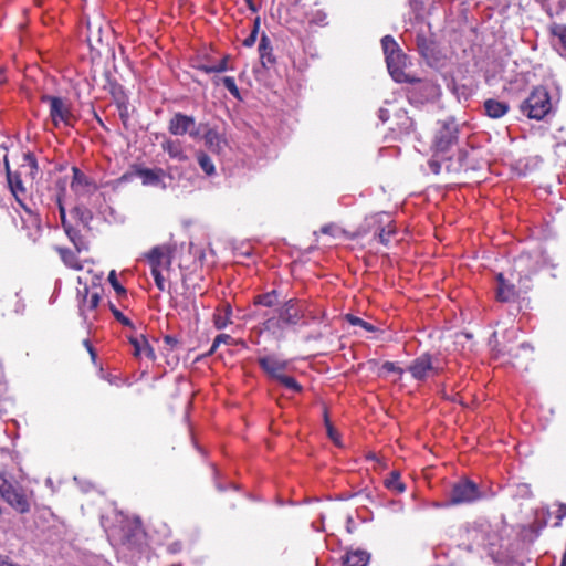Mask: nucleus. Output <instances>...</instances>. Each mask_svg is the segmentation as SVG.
Masks as SVG:
<instances>
[{
  "label": "nucleus",
  "instance_id": "f257e3e1",
  "mask_svg": "<svg viewBox=\"0 0 566 566\" xmlns=\"http://www.w3.org/2000/svg\"><path fill=\"white\" fill-rule=\"evenodd\" d=\"M552 108L549 93L543 86L535 87L520 106L523 115L535 120L544 119Z\"/></svg>",
  "mask_w": 566,
  "mask_h": 566
},
{
  "label": "nucleus",
  "instance_id": "f03ea898",
  "mask_svg": "<svg viewBox=\"0 0 566 566\" xmlns=\"http://www.w3.org/2000/svg\"><path fill=\"white\" fill-rule=\"evenodd\" d=\"M302 317L303 313L297 306V302L291 298L277 310V316H271L265 319L264 329L271 332L281 331L286 326L296 325Z\"/></svg>",
  "mask_w": 566,
  "mask_h": 566
},
{
  "label": "nucleus",
  "instance_id": "7ed1b4c3",
  "mask_svg": "<svg viewBox=\"0 0 566 566\" xmlns=\"http://www.w3.org/2000/svg\"><path fill=\"white\" fill-rule=\"evenodd\" d=\"M411 376L417 380H424L442 370L441 360L430 354L417 357L408 367Z\"/></svg>",
  "mask_w": 566,
  "mask_h": 566
},
{
  "label": "nucleus",
  "instance_id": "20e7f679",
  "mask_svg": "<svg viewBox=\"0 0 566 566\" xmlns=\"http://www.w3.org/2000/svg\"><path fill=\"white\" fill-rule=\"evenodd\" d=\"M203 124H197L195 118L181 113L175 114L168 125V130L175 136L188 134L192 139H200Z\"/></svg>",
  "mask_w": 566,
  "mask_h": 566
},
{
  "label": "nucleus",
  "instance_id": "39448f33",
  "mask_svg": "<svg viewBox=\"0 0 566 566\" xmlns=\"http://www.w3.org/2000/svg\"><path fill=\"white\" fill-rule=\"evenodd\" d=\"M42 101L48 103L50 106V116L54 126L57 127L60 124H64L65 126L72 125L74 117L66 99L45 95L42 97Z\"/></svg>",
  "mask_w": 566,
  "mask_h": 566
},
{
  "label": "nucleus",
  "instance_id": "423d86ee",
  "mask_svg": "<svg viewBox=\"0 0 566 566\" xmlns=\"http://www.w3.org/2000/svg\"><path fill=\"white\" fill-rule=\"evenodd\" d=\"M481 497L475 483L469 480L461 481L453 485L450 492V503L453 505L470 503Z\"/></svg>",
  "mask_w": 566,
  "mask_h": 566
},
{
  "label": "nucleus",
  "instance_id": "0eeeda50",
  "mask_svg": "<svg viewBox=\"0 0 566 566\" xmlns=\"http://www.w3.org/2000/svg\"><path fill=\"white\" fill-rule=\"evenodd\" d=\"M458 132V124L453 118L444 120L434 138V147L437 151H448L457 142Z\"/></svg>",
  "mask_w": 566,
  "mask_h": 566
},
{
  "label": "nucleus",
  "instance_id": "6e6552de",
  "mask_svg": "<svg viewBox=\"0 0 566 566\" xmlns=\"http://www.w3.org/2000/svg\"><path fill=\"white\" fill-rule=\"evenodd\" d=\"M73 178L71 181V190L77 197H88L97 190V185L83 174L77 167L72 168Z\"/></svg>",
  "mask_w": 566,
  "mask_h": 566
},
{
  "label": "nucleus",
  "instance_id": "1a4fd4ad",
  "mask_svg": "<svg viewBox=\"0 0 566 566\" xmlns=\"http://www.w3.org/2000/svg\"><path fill=\"white\" fill-rule=\"evenodd\" d=\"M386 62L388 71L396 82L402 83L411 81V78L403 72V69L407 65V56L401 50L386 56Z\"/></svg>",
  "mask_w": 566,
  "mask_h": 566
},
{
  "label": "nucleus",
  "instance_id": "9d476101",
  "mask_svg": "<svg viewBox=\"0 0 566 566\" xmlns=\"http://www.w3.org/2000/svg\"><path fill=\"white\" fill-rule=\"evenodd\" d=\"M151 271H169L171 266V251L168 247H155L147 254Z\"/></svg>",
  "mask_w": 566,
  "mask_h": 566
},
{
  "label": "nucleus",
  "instance_id": "9b49d317",
  "mask_svg": "<svg viewBox=\"0 0 566 566\" xmlns=\"http://www.w3.org/2000/svg\"><path fill=\"white\" fill-rule=\"evenodd\" d=\"M2 499L19 513H27L30 511L29 501L23 491L13 485L3 494Z\"/></svg>",
  "mask_w": 566,
  "mask_h": 566
},
{
  "label": "nucleus",
  "instance_id": "f8f14e48",
  "mask_svg": "<svg viewBox=\"0 0 566 566\" xmlns=\"http://www.w3.org/2000/svg\"><path fill=\"white\" fill-rule=\"evenodd\" d=\"M21 222L27 238L32 242L38 241L42 231L39 216L25 209V214L21 216Z\"/></svg>",
  "mask_w": 566,
  "mask_h": 566
},
{
  "label": "nucleus",
  "instance_id": "ddd939ff",
  "mask_svg": "<svg viewBox=\"0 0 566 566\" xmlns=\"http://www.w3.org/2000/svg\"><path fill=\"white\" fill-rule=\"evenodd\" d=\"M261 368L273 379L277 380L287 367L285 360H281L275 356H265L259 358Z\"/></svg>",
  "mask_w": 566,
  "mask_h": 566
},
{
  "label": "nucleus",
  "instance_id": "4468645a",
  "mask_svg": "<svg viewBox=\"0 0 566 566\" xmlns=\"http://www.w3.org/2000/svg\"><path fill=\"white\" fill-rule=\"evenodd\" d=\"M135 175L142 179L144 186L166 188L164 182L165 171L163 169L137 168Z\"/></svg>",
  "mask_w": 566,
  "mask_h": 566
},
{
  "label": "nucleus",
  "instance_id": "2eb2a0df",
  "mask_svg": "<svg viewBox=\"0 0 566 566\" xmlns=\"http://www.w3.org/2000/svg\"><path fill=\"white\" fill-rule=\"evenodd\" d=\"M201 138H203L206 147L212 153L219 154L226 145L222 135L207 124H203Z\"/></svg>",
  "mask_w": 566,
  "mask_h": 566
},
{
  "label": "nucleus",
  "instance_id": "dca6fc26",
  "mask_svg": "<svg viewBox=\"0 0 566 566\" xmlns=\"http://www.w3.org/2000/svg\"><path fill=\"white\" fill-rule=\"evenodd\" d=\"M496 298L501 302H511L517 297L514 284L509 283L502 273L497 276Z\"/></svg>",
  "mask_w": 566,
  "mask_h": 566
},
{
  "label": "nucleus",
  "instance_id": "f3484780",
  "mask_svg": "<svg viewBox=\"0 0 566 566\" xmlns=\"http://www.w3.org/2000/svg\"><path fill=\"white\" fill-rule=\"evenodd\" d=\"M553 44L562 56L566 57V24L553 23L549 27Z\"/></svg>",
  "mask_w": 566,
  "mask_h": 566
},
{
  "label": "nucleus",
  "instance_id": "a211bd4d",
  "mask_svg": "<svg viewBox=\"0 0 566 566\" xmlns=\"http://www.w3.org/2000/svg\"><path fill=\"white\" fill-rule=\"evenodd\" d=\"M130 344L134 347V355L136 357H147L148 359H155V353L148 340L143 336L132 337Z\"/></svg>",
  "mask_w": 566,
  "mask_h": 566
},
{
  "label": "nucleus",
  "instance_id": "6ab92c4d",
  "mask_svg": "<svg viewBox=\"0 0 566 566\" xmlns=\"http://www.w3.org/2000/svg\"><path fill=\"white\" fill-rule=\"evenodd\" d=\"M484 109L489 117L501 118L507 114L510 106L505 102L490 98L484 102Z\"/></svg>",
  "mask_w": 566,
  "mask_h": 566
},
{
  "label": "nucleus",
  "instance_id": "aec40b11",
  "mask_svg": "<svg viewBox=\"0 0 566 566\" xmlns=\"http://www.w3.org/2000/svg\"><path fill=\"white\" fill-rule=\"evenodd\" d=\"M161 147L164 151H166L172 159L178 161H186L188 159V156L186 155L179 140L166 139L161 144Z\"/></svg>",
  "mask_w": 566,
  "mask_h": 566
},
{
  "label": "nucleus",
  "instance_id": "412c9836",
  "mask_svg": "<svg viewBox=\"0 0 566 566\" xmlns=\"http://www.w3.org/2000/svg\"><path fill=\"white\" fill-rule=\"evenodd\" d=\"M368 562V553L360 549L347 552L344 556V564L346 566H366Z\"/></svg>",
  "mask_w": 566,
  "mask_h": 566
},
{
  "label": "nucleus",
  "instance_id": "4be33fe9",
  "mask_svg": "<svg viewBox=\"0 0 566 566\" xmlns=\"http://www.w3.org/2000/svg\"><path fill=\"white\" fill-rule=\"evenodd\" d=\"M259 52H260V59L263 66H266V64L274 63V57L272 55V46L270 45V40L266 35H263L261 38L260 44H259Z\"/></svg>",
  "mask_w": 566,
  "mask_h": 566
},
{
  "label": "nucleus",
  "instance_id": "5701e85b",
  "mask_svg": "<svg viewBox=\"0 0 566 566\" xmlns=\"http://www.w3.org/2000/svg\"><path fill=\"white\" fill-rule=\"evenodd\" d=\"M385 486L397 494L405 492L406 486L405 483L400 479V473L398 471H392L388 478L384 481Z\"/></svg>",
  "mask_w": 566,
  "mask_h": 566
},
{
  "label": "nucleus",
  "instance_id": "b1692460",
  "mask_svg": "<svg viewBox=\"0 0 566 566\" xmlns=\"http://www.w3.org/2000/svg\"><path fill=\"white\" fill-rule=\"evenodd\" d=\"M232 314V310L230 304H226L221 310L214 314V326L218 329H223L231 323L230 316Z\"/></svg>",
  "mask_w": 566,
  "mask_h": 566
},
{
  "label": "nucleus",
  "instance_id": "393cba45",
  "mask_svg": "<svg viewBox=\"0 0 566 566\" xmlns=\"http://www.w3.org/2000/svg\"><path fill=\"white\" fill-rule=\"evenodd\" d=\"M99 300L101 297L98 292H90L87 287H85V295L81 305L82 313L95 310L98 306Z\"/></svg>",
  "mask_w": 566,
  "mask_h": 566
},
{
  "label": "nucleus",
  "instance_id": "a878e982",
  "mask_svg": "<svg viewBox=\"0 0 566 566\" xmlns=\"http://www.w3.org/2000/svg\"><path fill=\"white\" fill-rule=\"evenodd\" d=\"M530 254H521L516 260H515V263H514V270L517 272L520 279L522 277L523 274H525V276H527L530 273H534L537 269L536 266H531L528 270H527V273H525V269L527 268L528 263H530Z\"/></svg>",
  "mask_w": 566,
  "mask_h": 566
},
{
  "label": "nucleus",
  "instance_id": "bb28decb",
  "mask_svg": "<svg viewBox=\"0 0 566 566\" xmlns=\"http://www.w3.org/2000/svg\"><path fill=\"white\" fill-rule=\"evenodd\" d=\"M254 303L266 307H273L279 303L277 292L273 290L269 293L258 295Z\"/></svg>",
  "mask_w": 566,
  "mask_h": 566
},
{
  "label": "nucleus",
  "instance_id": "cd10ccee",
  "mask_svg": "<svg viewBox=\"0 0 566 566\" xmlns=\"http://www.w3.org/2000/svg\"><path fill=\"white\" fill-rule=\"evenodd\" d=\"M8 181L11 188L12 193L17 198V200L21 203L20 195L25 192L24 187L22 186V181L18 176H12L10 172L8 174Z\"/></svg>",
  "mask_w": 566,
  "mask_h": 566
},
{
  "label": "nucleus",
  "instance_id": "c85d7f7f",
  "mask_svg": "<svg viewBox=\"0 0 566 566\" xmlns=\"http://www.w3.org/2000/svg\"><path fill=\"white\" fill-rule=\"evenodd\" d=\"M60 254H61L63 262L67 266L75 269V270L82 269L76 255L72 251L65 250V249H60Z\"/></svg>",
  "mask_w": 566,
  "mask_h": 566
},
{
  "label": "nucleus",
  "instance_id": "c756f323",
  "mask_svg": "<svg viewBox=\"0 0 566 566\" xmlns=\"http://www.w3.org/2000/svg\"><path fill=\"white\" fill-rule=\"evenodd\" d=\"M229 55H226L220 62L212 65H203L201 70L206 73H221L229 69L228 66Z\"/></svg>",
  "mask_w": 566,
  "mask_h": 566
},
{
  "label": "nucleus",
  "instance_id": "7c9ffc66",
  "mask_svg": "<svg viewBox=\"0 0 566 566\" xmlns=\"http://www.w3.org/2000/svg\"><path fill=\"white\" fill-rule=\"evenodd\" d=\"M198 164L207 175L211 176L214 174V165L211 158L205 153L198 154Z\"/></svg>",
  "mask_w": 566,
  "mask_h": 566
},
{
  "label": "nucleus",
  "instance_id": "2f4dec72",
  "mask_svg": "<svg viewBox=\"0 0 566 566\" xmlns=\"http://www.w3.org/2000/svg\"><path fill=\"white\" fill-rule=\"evenodd\" d=\"M381 45L386 56L390 55L391 53L400 51L397 42L390 35H386L381 39Z\"/></svg>",
  "mask_w": 566,
  "mask_h": 566
},
{
  "label": "nucleus",
  "instance_id": "473e14b6",
  "mask_svg": "<svg viewBox=\"0 0 566 566\" xmlns=\"http://www.w3.org/2000/svg\"><path fill=\"white\" fill-rule=\"evenodd\" d=\"M64 231H65L66 235L69 237V239L72 241V243L76 247V249L80 250L81 245L83 244V240L80 234V231L76 230L71 224L67 226L66 228H64Z\"/></svg>",
  "mask_w": 566,
  "mask_h": 566
},
{
  "label": "nucleus",
  "instance_id": "72a5a7b5",
  "mask_svg": "<svg viewBox=\"0 0 566 566\" xmlns=\"http://www.w3.org/2000/svg\"><path fill=\"white\" fill-rule=\"evenodd\" d=\"M277 381L292 391L300 392L302 390V386L293 377L286 376L285 374H283Z\"/></svg>",
  "mask_w": 566,
  "mask_h": 566
},
{
  "label": "nucleus",
  "instance_id": "f704fd0d",
  "mask_svg": "<svg viewBox=\"0 0 566 566\" xmlns=\"http://www.w3.org/2000/svg\"><path fill=\"white\" fill-rule=\"evenodd\" d=\"M222 83L233 97L240 99V92L233 77L226 76L222 78Z\"/></svg>",
  "mask_w": 566,
  "mask_h": 566
},
{
  "label": "nucleus",
  "instance_id": "c9c22d12",
  "mask_svg": "<svg viewBox=\"0 0 566 566\" xmlns=\"http://www.w3.org/2000/svg\"><path fill=\"white\" fill-rule=\"evenodd\" d=\"M347 319L348 322L354 325V326H360L363 327L364 329H366L367 332H375L376 328L368 322L357 317V316H353V315H348L347 316Z\"/></svg>",
  "mask_w": 566,
  "mask_h": 566
},
{
  "label": "nucleus",
  "instance_id": "e433bc0d",
  "mask_svg": "<svg viewBox=\"0 0 566 566\" xmlns=\"http://www.w3.org/2000/svg\"><path fill=\"white\" fill-rule=\"evenodd\" d=\"M151 274L154 276V280H155V284L156 286L158 287L159 291H166V277L164 275V271H158V270H155V271H151Z\"/></svg>",
  "mask_w": 566,
  "mask_h": 566
},
{
  "label": "nucleus",
  "instance_id": "4c0bfd02",
  "mask_svg": "<svg viewBox=\"0 0 566 566\" xmlns=\"http://www.w3.org/2000/svg\"><path fill=\"white\" fill-rule=\"evenodd\" d=\"M108 281H109L111 285L113 286V289L116 291L117 294L120 295V294H125L126 293V290L117 281V276H116L115 270H112L109 272Z\"/></svg>",
  "mask_w": 566,
  "mask_h": 566
},
{
  "label": "nucleus",
  "instance_id": "58836bf2",
  "mask_svg": "<svg viewBox=\"0 0 566 566\" xmlns=\"http://www.w3.org/2000/svg\"><path fill=\"white\" fill-rule=\"evenodd\" d=\"M231 340H232V338H231V336H230V335H227V334H219V335L214 338V340H213V344H212V346H211V348H210V353H213V352L218 348V346H219L220 344H230V343H231Z\"/></svg>",
  "mask_w": 566,
  "mask_h": 566
},
{
  "label": "nucleus",
  "instance_id": "ea45409f",
  "mask_svg": "<svg viewBox=\"0 0 566 566\" xmlns=\"http://www.w3.org/2000/svg\"><path fill=\"white\" fill-rule=\"evenodd\" d=\"M394 233L395 229L392 227L388 226L387 228H382L378 233L379 241L385 245L388 244L389 238Z\"/></svg>",
  "mask_w": 566,
  "mask_h": 566
},
{
  "label": "nucleus",
  "instance_id": "a19ab883",
  "mask_svg": "<svg viewBox=\"0 0 566 566\" xmlns=\"http://www.w3.org/2000/svg\"><path fill=\"white\" fill-rule=\"evenodd\" d=\"M72 213L75 214L81 220V222H83L85 226L88 223V220L91 219L88 211H86L80 207H76L72 211Z\"/></svg>",
  "mask_w": 566,
  "mask_h": 566
},
{
  "label": "nucleus",
  "instance_id": "79ce46f5",
  "mask_svg": "<svg viewBox=\"0 0 566 566\" xmlns=\"http://www.w3.org/2000/svg\"><path fill=\"white\" fill-rule=\"evenodd\" d=\"M258 29H259V21L256 20L254 23V28L251 32V34L243 41V45L245 46H252L256 41L258 35Z\"/></svg>",
  "mask_w": 566,
  "mask_h": 566
},
{
  "label": "nucleus",
  "instance_id": "37998d69",
  "mask_svg": "<svg viewBox=\"0 0 566 566\" xmlns=\"http://www.w3.org/2000/svg\"><path fill=\"white\" fill-rule=\"evenodd\" d=\"M112 310V313L114 314L115 318L120 322L123 325L125 326H130L132 325V322L123 315L122 312H119L116 307L112 306L111 307Z\"/></svg>",
  "mask_w": 566,
  "mask_h": 566
},
{
  "label": "nucleus",
  "instance_id": "c03bdc74",
  "mask_svg": "<svg viewBox=\"0 0 566 566\" xmlns=\"http://www.w3.org/2000/svg\"><path fill=\"white\" fill-rule=\"evenodd\" d=\"M11 486L12 483L0 472V496L2 497Z\"/></svg>",
  "mask_w": 566,
  "mask_h": 566
},
{
  "label": "nucleus",
  "instance_id": "a18cd8bd",
  "mask_svg": "<svg viewBox=\"0 0 566 566\" xmlns=\"http://www.w3.org/2000/svg\"><path fill=\"white\" fill-rule=\"evenodd\" d=\"M325 423H326V429H327V434L328 437L338 446H340L339 441H338V434L336 432V430L333 428V426L329 423L328 419L326 418L325 419Z\"/></svg>",
  "mask_w": 566,
  "mask_h": 566
},
{
  "label": "nucleus",
  "instance_id": "49530a36",
  "mask_svg": "<svg viewBox=\"0 0 566 566\" xmlns=\"http://www.w3.org/2000/svg\"><path fill=\"white\" fill-rule=\"evenodd\" d=\"M555 514H556V522L554 525L558 526L560 521L566 516V505L558 504Z\"/></svg>",
  "mask_w": 566,
  "mask_h": 566
},
{
  "label": "nucleus",
  "instance_id": "de8ad7c7",
  "mask_svg": "<svg viewBox=\"0 0 566 566\" xmlns=\"http://www.w3.org/2000/svg\"><path fill=\"white\" fill-rule=\"evenodd\" d=\"M381 368H382V370H385L387 373H398L399 375H401L403 373L401 368L397 367L391 361L384 363Z\"/></svg>",
  "mask_w": 566,
  "mask_h": 566
},
{
  "label": "nucleus",
  "instance_id": "09e8293b",
  "mask_svg": "<svg viewBox=\"0 0 566 566\" xmlns=\"http://www.w3.org/2000/svg\"><path fill=\"white\" fill-rule=\"evenodd\" d=\"M57 203H59V211H60V217H61V222H62V227L63 228H66L67 226H70L69 221L66 220V213H65V208L61 201V198H59L57 200Z\"/></svg>",
  "mask_w": 566,
  "mask_h": 566
},
{
  "label": "nucleus",
  "instance_id": "8fccbe9b",
  "mask_svg": "<svg viewBox=\"0 0 566 566\" xmlns=\"http://www.w3.org/2000/svg\"><path fill=\"white\" fill-rule=\"evenodd\" d=\"M409 3H410L411 9L413 10V12L416 13V15L419 17L421 14V12L423 11L422 3L418 0H409Z\"/></svg>",
  "mask_w": 566,
  "mask_h": 566
},
{
  "label": "nucleus",
  "instance_id": "3c124183",
  "mask_svg": "<svg viewBox=\"0 0 566 566\" xmlns=\"http://www.w3.org/2000/svg\"><path fill=\"white\" fill-rule=\"evenodd\" d=\"M0 566H19L9 560L7 556L0 555Z\"/></svg>",
  "mask_w": 566,
  "mask_h": 566
},
{
  "label": "nucleus",
  "instance_id": "603ef678",
  "mask_svg": "<svg viewBox=\"0 0 566 566\" xmlns=\"http://www.w3.org/2000/svg\"><path fill=\"white\" fill-rule=\"evenodd\" d=\"M165 342L168 344V345H175L177 343V340L171 337V336H166L165 337Z\"/></svg>",
  "mask_w": 566,
  "mask_h": 566
},
{
  "label": "nucleus",
  "instance_id": "864d4df0",
  "mask_svg": "<svg viewBox=\"0 0 566 566\" xmlns=\"http://www.w3.org/2000/svg\"><path fill=\"white\" fill-rule=\"evenodd\" d=\"M84 344L87 347V349H88L90 354L92 355V357L94 358L95 354H94V350H93L92 346L90 345L88 340H85Z\"/></svg>",
  "mask_w": 566,
  "mask_h": 566
},
{
  "label": "nucleus",
  "instance_id": "5fc2aeb1",
  "mask_svg": "<svg viewBox=\"0 0 566 566\" xmlns=\"http://www.w3.org/2000/svg\"><path fill=\"white\" fill-rule=\"evenodd\" d=\"M4 82V76L3 74L0 72V84Z\"/></svg>",
  "mask_w": 566,
  "mask_h": 566
},
{
  "label": "nucleus",
  "instance_id": "6e6d98bb",
  "mask_svg": "<svg viewBox=\"0 0 566 566\" xmlns=\"http://www.w3.org/2000/svg\"><path fill=\"white\" fill-rule=\"evenodd\" d=\"M322 231H323V232H325V233H327V232H329V229H328L327 227H325V228H323V230H322Z\"/></svg>",
  "mask_w": 566,
  "mask_h": 566
},
{
  "label": "nucleus",
  "instance_id": "4d7b16f0",
  "mask_svg": "<svg viewBox=\"0 0 566 566\" xmlns=\"http://www.w3.org/2000/svg\"><path fill=\"white\" fill-rule=\"evenodd\" d=\"M521 347L522 348H530V346L527 344H522Z\"/></svg>",
  "mask_w": 566,
  "mask_h": 566
},
{
  "label": "nucleus",
  "instance_id": "13d9d810",
  "mask_svg": "<svg viewBox=\"0 0 566 566\" xmlns=\"http://www.w3.org/2000/svg\"><path fill=\"white\" fill-rule=\"evenodd\" d=\"M384 117H386V114H382V113H381L380 118H381L382 120H385V118H384Z\"/></svg>",
  "mask_w": 566,
  "mask_h": 566
},
{
  "label": "nucleus",
  "instance_id": "bf43d9fd",
  "mask_svg": "<svg viewBox=\"0 0 566 566\" xmlns=\"http://www.w3.org/2000/svg\"><path fill=\"white\" fill-rule=\"evenodd\" d=\"M384 117H386V114H382V113H381L380 118H381L382 120H385V118H384Z\"/></svg>",
  "mask_w": 566,
  "mask_h": 566
},
{
  "label": "nucleus",
  "instance_id": "052dcab7",
  "mask_svg": "<svg viewBox=\"0 0 566 566\" xmlns=\"http://www.w3.org/2000/svg\"><path fill=\"white\" fill-rule=\"evenodd\" d=\"M247 1H248V3H249L250 8H251L252 10H255V9L251 6L250 0H247Z\"/></svg>",
  "mask_w": 566,
  "mask_h": 566
}]
</instances>
